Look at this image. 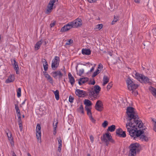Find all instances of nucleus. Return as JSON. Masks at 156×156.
Segmentation results:
<instances>
[{"label":"nucleus","instance_id":"nucleus-25","mask_svg":"<svg viewBox=\"0 0 156 156\" xmlns=\"http://www.w3.org/2000/svg\"><path fill=\"white\" fill-rule=\"evenodd\" d=\"M82 53L84 55H89L91 54V51L90 49H83L82 50Z\"/></svg>","mask_w":156,"mask_h":156},{"label":"nucleus","instance_id":"nucleus-17","mask_svg":"<svg viewBox=\"0 0 156 156\" xmlns=\"http://www.w3.org/2000/svg\"><path fill=\"white\" fill-rule=\"evenodd\" d=\"M7 135L8 137V140L10 141V144L12 145L14 144V141L13 138L12 136L11 132L8 130V131H6Z\"/></svg>","mask_w":156,"mask_h":156},{"label":"nucleus","instance_id":"nucleus-22","mask_svg":"<svg viewBox=\"0 0 156 156\" xmlns=\"http://www.w3.org/2000/svg\"><path fill=\"white\" fill-rule=\"evenodd\" d=\"M133 74L135 78L140 82L141 80V77L143 75L137 73L136 71H135V73H133Z\"/></svg>","mask_w":156,"mask_h":156},{"label":"nucleus","instance_id":"nucleus-58","mask_svg":"<svg viewBox=\"0 0 156 156\" xmlns=\"http://www.w3.org/2000/svg\"><path fill=\"white\" fill-rule=\"evenodd\" d=\"M94 66L92 67L90 69V70L88 71V73H90L92 72L94 70Z\"/></svg>","mask_w":156,"mask_h":156},{"label":"nucleus","instance_id":"nucleus-15","mask_svg":"<svg viewBox=\"0 0 156 156\" xmlns=\"http://www.w3.org/2000/svg\"><path fill=\"white\" fill-rule=\"evenodd\" d=\"M51 73L53 77L56 78L58 76L59 80L62 78L63 75L61 72L59 70L53 72Z\"/></svg>","mask_w":156,"mask_h":156},{"label":"nucleus","instance_id":"nucleus-51","mask_svg":"<svg viewBox=\"0 0 156 156\" xmlns=\"http://www.w3.org/2000/svg\"><path fill=\"white\" fill-rule=\"evenodd\" d=\"M152 31L154 35L156 36V28L153 29Z\"/></svg>","mask_w":156,"mask_h":156},{"label":"nucleus","instance_id":"nucleus-43","mask_svg":"<svg viewBox=\"0 0 156 156\" xmlns=\"http://www.w3.org/2000/svg\"><path fill=\"white\" fill-rule=\"evenodd\" d=\"M57 139L58 142V145L62 146V141L61 137H59Z\"/></svg>","mask_w":156,"mask_h":156},{"label":"nucleus","instance_id":"nucleus-23","mask_svg":"<svg viewBox=\"0 0 156 156\" xmlns=\"http://www.w3.org/2000/svg\"><path fill=\"white\" fill-rule=\"evenodd\" d=\"M88 80L87 77H83L80 78L78 82L79 84L81 85L87 82Z\"/></svg>","mask_w":156,"mask_h":156},{"label":"nucleus","instance_id":"nucleus-57","mask_svg":"<svg viewBox=\"0 0 156 156\" xmlns=\"http://www.w3.org/2000/svg\"><path fill=\"white\" fill-rule=\"evenodd\" d=\"M90 139L91 142L92 143H93L94 141V137H93V136H90Z\"/></svg>","mask_w":156,"mask_h":156},{"label":"nucleus","instance_id":"nucleus-63","mask_svg":"<svg viewBox=\"0 0 156 156\" xmlns=\"http://www.w3.org/2000/svg\"><path fill=\"white\" fill-rule=\"evenodd\" d=\"M134 2L137 3H139L140 2V0H134Z\"/></svg>","mask_w":156,"mask_h":156},{"label":"nucleus","instance_id":"nucleus-10","mask_svg":"<svg viewBox=\"0 0 156 156\" xmlns=\"http://www.w3.org/2000/svg\"><path fill=\"white\" fill-rule=\"evenodd\" d=\"M94 107L95 109L98 111H102L104 109L102 101L99 100L97 101Z\"/></svg>","mask_w":156,"mask_h":156},{"label":"nucleus","instance_id":"nucleus-46","mask_svg":"<svg viewBox=\"0 0 156 156\" xmlns=\"http://www.w3.org/2000/svg\"><path fill=\"white\" fill-rule=\"evenodd\" d=\"M18 116V119H17V121L18 122V124L22 123V120L21 119V115L17 116Z\"/></svg>","mask_w":156,"mask_h":156},{"label":"nucleus","instance_id":"nucleus-37","mask_svg":"<svg viewBox=\"0 0 156 156\" xmlns=\"http://www.w3.org/2000/svg\"><path fill=\"white\" fill-rule=\"evenodd\" d=\"M152 121L153 122V129L156 132V119L152 118Z\"/></svg>","mask_w":156,"mask_h":156},{"label":"nucleus","instance_id":"nucleus-9","mask_svg":"<svg viewBox=\"0 0 156 156\" xmlns=\"http://www.w3.org/2000/svg\"><path fill=\"white\" fill-rule=\"evenodd\" d=\"M73 28L80 27L82 24V20L80 18H77L73 21L70 22Z\"/></svg>","mask_w":156,"mask_h":156},{"label":"nucleus","instance_id":"nucleus-47","mask_svg":"<svg viewBox=\"0 0 156 156\" xmlns=\"http://www.w3.org/2000/svg\"><path fill=\"white\" fill-rule=\"evenodd\" d=\"M112 84L111 82L109 83L107 86V89L108 90H109L112 87Z\"/></svg>","mask_w":156,"mask_h":156},{"label":"nucleus","instance_id":"nucleus-38","mask_svg":"<svg viewBox=\"0 0 156 156\" xmlns=\"http://www.w3.org/2000/svg\"><path fill=\"white\" fill-rule=\"evenodd\" d=\"M103 26V25L102 24H98L96 26V27L94 29L100 30L102 28Z\"/></svg>","mask_w":156,"mask_h":156},{"label":"nucleus","instance_id":"nucleus-34","mask_svg":"<svg viewBox=\"0 0 156 156\" xmlns=\"http://www.w3.org/2000/svg\"><path fill=\"white\" fill-rule=\"evenodd\" d=\"M115 125H112L108 127L107 130L111 132H112L115 131Z\"/></svg>","mask_w":156,"mask_h":156},{"label":"nucleus","instance_id":"nucleus-48","mask_svg":"<svg viewBox=\"0 0 156 156\" xmlns=\"http://www.w3.org/2000/svg\"><path fill=\"white\" fill-rule=\"evenodd\" d=\"M42 62L43 63V65H46L48 64L46 60L44 58L43 59H42Z\"/></svg>","mask_w":156,"mask_h":156},{"label":"nucleus","instance_id":"nucleus-2","mask_svg":"<svg viewBox=\"0 0 156 156\" xmlns=\"http://www.w3.org/2000/svg\"><path fill=\"white\" fill-rule=\"evenodd\" d=\"M127 131L129 132V135L134 139L139 137L142 141H148V137L142 135L144 131L143 130H135L134 129L130 130L129 129Z\"/></svg>","mask_w":156,"mask_h":156},{"label":"nucleus","instance_id":"nucleus-39","mask_svg":"<svg viewBox=\"0 0 156 156\" xmlns=\"http://www.w3.org/2000/svg\"><path fill=\"white\" fill-rule=\"evenodd\" d=\"M17 95L18 98H19L21 95V88H19L17 90Z\"/></svg>","mask_w":156,"mask_h":156},{"label":"nucleus","instance_id":"nucleus-50","mask_svg":"<svg viewBox=\"0 0 156 156\" xmlns=\"http://www.w3.org/2000/svg\"><path fill=\"white\" fill-rule=\"evenodd\" d=\"M44 71H47L48 68V65H43Z\"/></svg>","mask_w":156,"mask_h":156},{"label":"nucleus","instance_id":"nucleus-52","mask_svg":"<svg viewBox=\"0 0 156 156\" xmlns=\"http://www.w3.org/2000/svg\"><path fill=\"white\" fill-rule=\"evenodd\" d=\"M98 74V73H97V72L95 71L93 73L92 75V76L93 77H95L96 76H97Z\"/></svg>","mask_w":156,"mask_h":156},{"label":"nucleus","instance_id":"nucleus-27","mask_svg":"<svg viewBox=\"0 0 156 156\" xmlns=\"http://www.w3.org/2000/svg\"><path fill=\"white\" fill-rule=\"evenodd\" d=\"M93 88L94 92L98 95L101 89L100 87L98 85H95Z\"/></svg>","mask_w":156,"mask_h":156},{"label":"nucleus","instance_id":"nucleus-29","mask_svg":"<svg viewBox=\"0 0 156 156\" xmlns=\"http://www.w3.org/2000/svg\"><path fill=\"white\" fill-rule=\"evenodd\" d=\"M149 90L151 91L152 94L156 98V89L151 87L150 88Z\"/></svg>","mask_w":156,"mask_h":156},{"label":"nucleus","instance_id":"nucleus-11","mask_svg":"<svg viewBox=\"0 0 156 156\" xmlns=\"http://www.w3.org/2000/svg\"><path fill=\"white\" fill-rule=\"evenodd\" d=\"M36 136L38 141L41 142V126L39 124L37 125L36 128Z\"/></svg>","mask_w":156,"mask_h":156},{"label":"nucleus","instance_id":"nucleus-20","mask_svg":"<svg viewBox=\"0 0 156 156\" xmlns=\"http://www.w3.org/2000/svg\"><path fill=\"white\" fill-rule=\"evenodd\" d=\"M69 82L72 85H73L75 82V79L70 73H69L68 75Z\"/></svg>","mask_w":156,"mask_h":156},{"label":"nucleus","instance_id":"nucleus-53","mask_svg":"<svg viewBox=\"0 0 156 156\" xmlns=\"http://www.w3.org/2000/svg\"><path fill=\"white\" fill-rule=\"evenodd\" d=\"M55 21H54V22H53V23H51L50 25L51 27H53L55 26Z\"/></svg>","mask_w":156,"mask_h":156},{"label":"nucleus","instance_id":"nucleus-1","mask_svg":"<svg viewBox=\"0 0 156 156\" xmlns=\"http://www.w3.org/2000/svg\"><path fill=\"white\" fill-rule=\"evenodd\" d=\"M127 114L128 117L129 118L128 120V123L126 124V128L127 130H129L130 127L135 126L137 125L138 121L137 120L138 115L135 114L134 109L132 107H129L127 109Z\"/></svg>","mask_w":156,"mask_h":156},{"label":"nucleus","instance_id":"nucleus-41","mask_svg":"<svg viewBox=\"0 0 156 156\" xmlns=\"http://www.w3.org/2000/svg\"><path fill=\"white\" fill-rule=\"evenodd\" d=\"M84 71V70L83 69H80L79 70V71L78 72H77V74L78 75L80 76H81L82 75Z\"/></svg>","mask_w":156,"mask_h":156},{"label":"nucleus","instance_id":"nucleus-31","mask_svg":"<svg viewBox=\"0 0 156 156\" xmlns=\"http://www.w3.org/2000/svg\"><path fill=\"white\" fill-rule=\"evenodd\" d=\"M77 111L79 113L83 114H84V109L82 105H81L77 109Z\"/></svg>","mask_w":156,"mask_h":156},{"label":"nucleus","instance_id":"nucleus-32","mask_svg":"<svg viewBox=\"0 0 156 156\" xmlns=\"http://www.w3.org/2000/svg\"><path fill=\"white\" fill-rule=\"evenodd\" d=\"M55 94V97L56 99L58 100L59 99V91L58 90H56L55 91H53Z\"/></svg>","mask_w":156,"mask_h":156},{"label":"nucleus","instance_id":"nucleus-40","mask_svg":"<svg viewBox=\"0 0 156 156\" xmlns=\"http://www.w3.org/2000/svg\"><path fill=\"white\" fill-rule=\"evenodd\" d=\"M119 17L118 16H114V19L112 22V24H114L115 23L119 20Z\"/></svg>","mask_w":156,"mask_h":156},{"label":"nucleus","instance_id":"nucleus-33","mask_svg":"<svg viewBox=\"0 0 156 156\" xmlns=\"http://www.w3.org/2000/svg\"><path fill=\"white\" fill-rule=\"evenodd\" d=\"M85 109L87 112V114L89 116L92 115L91 112V107H85Z\"/></svg>","mask_w":156,"mask_h":156},{"label":"nucleus","instance_id":"nucleus-4","mask_svg":"<svg viewBox=\"0 0 156 156\" xmlns=\"http://www.w3.org/2000/svg\"><path fill=\"white\" fill-rule=\"evenodd\" d=\"M101 140L105 143L107 146H108L109 141L112 143L115 142L114 140L112 138V136L108 133L104 134L101 137Z\"/></svg>","mask_w":156,"mask_h":156},{"label":"nucleus","instance_id":"nucleus-13","mask_svg":"<svg viewBox=\"0 0 156 156\" xmlns=\"http://www.w3.org/2000/svg\"><path fill=\"white\" fill-rule=\"evenodd\" d=\"M73 27L70 22L68 23L67 24L65 25L60 30L61 32H66Z\"/></svg>","mask_w":156,"mask_h":156},{"label":"nucleus","instance_id":"nucleus-35","mask_svg":"<svg viewBox=\"0 0 156 156\" xmlns=\"http://www.w3.org/2000/svg\"><path fill=\"white\" fill-rule=\"evenodd\" d=\"M15 105L17 116L21 115L20 111V110L19 107L17 105L15 104Z\"/></svg>","mask_w":156,"mask_h":156},{"label":"nucleus","instance_id":"nucleus-19","mask_svg":"<svg viewBox=\"0 0 156 156\" xmlns=\"http://www.w3.org/2000/svg\"><path fill=\"white\" fill-rule=\"evenodd\" d=\"M11 62L14 69H19L18 63L16 61L15 59H11Z\"/></svg>","mask_w":156,"mask_h":156},{"label":"nucleus","instance_id":"nucleus-6","mask_svg":"<svg viewBox=\"0 0 156 156\" xmlns=\"http://www.w3.org/2000/svg\"><path fill=\"white\" fill-rule=\"evenodd\" d=\"M58 1V0H50L47 7V9L45 12L46 14H49L51 12L53 9V6L55 2Z\"/></svg>","mask_w":156,"mask_h":156},{"label":"nucleus","instance_id":"nucleus-55","mask_svg":"<svg viewBox=\"0 0 156 156\" xmlns=\"http://www.w3.org/2000/svg\"><path fill=\"white\" fill-rule=\"evenodd\" d=\"M103 66L101 63L99 64L98 66V69L101 68L102 69H103Z\"/></svg>","mask_w":156,"mask_h":156},{"label":"nucleus","instance_id":"nucleus-5","mask_svg":"<svg viewBox=\"0 0 156 156\" xmlns=\"http://www.w3.org/2000/svg\"><path fill=\"white\" fill-rule=\"evenodd\" d=\"M127 87L130 90H133L136 89L138 87L137 84H136L131 80L130 77H128L126 80Z\"/></svg>","mask_w":156,"mask_h":156},{"label":"nucleus","instance_id":"nucleus-62","mask_svg":"<svg viewBox=\"0 0 156 156\" xmlns=\"http://www.w3.org/2000/svg\"><path fill=\"white\" fill-rule=\"evenodd\" d=\"M95 83V81L94 80L93 81H92L91 83H90V84H91V85H94Z\"/></svg>","mask_w":156,"mask_h":156},{"label":"nucleus","instance_id":"nucleus-26","mask_svg":"<svg viewBox=\"0 0 156 156\" xmlns=\"http://www.w3.org/2000/svg\"><path fill=\"white\" fill-rule=\"evenodd\" d=\"M84 104L85 105V107H90L92 105L91 102L88 99H85L84 101Z\"/></svg>","mask_w":156,"mask_h":156},{"label":"nucleus","instance_id":"nucleus-7","mask_svg":"<svg viewBox=\"0 0 156 156\" xmlns=\"http://www.w3.org/2000/svg\"><path fill=\"white\" fill-rule=\"evenodd\" d=\"M59 58L55 56L53 59L51 63V68L53 70H55L58 67L59 65Z\"/></svg>","mask_w":156,"mask_h":156},{"label":"nucleus","instance_id":"nucleus-61","mask_svg":"<svg viewBox=\"0 0 156 156\" xmlns=\"http://www.w3.org/2000/svg\"><path fill=\"white\" fill-rule=\"evenodd\" d=\"M97 0H90L89 2L90 3H93L96 2Z\"/></svg>","mask_w":156,"mask_h":156},{"label":"nucleus","instance_id":"nucleus-28","mask_svg":"<svg viewBox=\"0 0 156 156\" xmlns=\"http://www.w3.org/2000/svg\"><path fill=\"white\" fill-rule=\"evenodd\" d=\"M109 78L106 75H104L103 76V86L106 85L109 82Z\"/></svg>","mask_w":156,"mask_h":156},{"label":"nucleus","instance_id":"nucleus-12","mask_svg":"<svg viewBox=\"0 0 156 156\" xmlns=\"http://www.w3.org/2000/svg\"><path fill=\"white\" fill-rule=\"evenodd\" d=\"M75 93L77 96L80 97H84L88 95L86 91L80 89L76 90Z\"/></svg>","mask_w":156,"mask_h":156},{"label":"nucleus","instance_id":"nucleus-59","mask_svg":"<svg viewBox=\"0 0 156 156\" xmlns=\"http://www.w3.org/2000/svg\"><path fill=\"white\" fill-rule=\"evenodd\" d=\"M46 71H44L43 72V74L45 77L47 75L49 74L46 72Z\"/></svg>","mask_w":156,"mask_h":156},{"label":"nucleus","instance_id":"nucleus-24","mask_svg":"<svg viewBox=\"0 0 156 156\" xmlns=\"http://www.w3.org/2000/svg\"><path fill=\"white\" fill-rule=\"evenodd\" d=\"M45 77L47 79L48 82L50 83L52 85H54V82L53 79L49 74L47 75Z\"/></svg>","mask_w":156,"mask_h":156},{"label":"nucleus","instance_id":"nucleus-56","mask_svg":"<svg viewBox=\"0 0 156 156\" xmlns=\"http://www.w3.org/2000/svg\"><path fill=\"white\" fill-rule=\"evenodd\" d=\"M62 146L58 145V151L59 152H60L61 151L62 149Z\"/></svg>","mask_w":156,"mask_h":156},{"label":"nucleus","instance_id":"nucleus-45","mask_svg":"<svg viewBox=\"0 0 156 156\" xmlns=\"http://www.w3.org/2000/svg\"><path fill=\"white\" fill-rule=\"evenodd\" d=\"M74 98L71 95H70L69 97V101L70 103H73V101Z\"/></svg>","mask_w":156,"mask_h":156},{"label":"nucleus","instance_id":"nucleus-64","mask_svg":"<svg viewBox=\"0 0 156 156\" xmlns=\"http://www.w3.org/2000/svg\"><path fill=\"white\" fill-rule=\"evenodd\" d=\"M12 156H16V155L15 154V152H13L12 154Z\"/></svg>","mask_w":156,"mask_h":156},{"label":"nucleus","instance_id":"nucleus-49","mask_svg":"<svg viewBox=\"0 0 156 156\" xmlns=\"http://www.w3.org/2000/svg\"><path fill=\"white\" fill-rule=\"evenodd\" d=\"M89 118L91 121L95 123V120L93 118L92 115L89 116Z\"/></svg>","mask_w":156,"mask_h":156},{"label":"nucleus","instance_id":"nucleus-16","mask_svg":"<svg viewBox=\"0 0 156 156\" xmlns=\"http://www.w3.org/2000/svg\"><path fill=\"white\" fill-rule=\"evenodd\" d=\"M138 119V117H137V120L138 121V123L137 125H135V126L133 127H130V129L132 130V129H134L135 130H136L137 128H136V127L138 126V127L140 128H141L143 127V123L141 121H139Z\"/></svg>","mask_w":156,"mask_h":156},{"label":"nucleus","instance_id":"nucleus-42","mask_svg":"<svg viewBox=\"0 0 156 156\" xmlns=\"http://www.w3.org/2000/svg\"><path fill=\"white\" fill-rule=\"evenodd\" d=\"M73 43V40L71 39H70L67 41L66 43V45H69L72 44Z\"/></svg>","mask_w":156,"mask_h":156},{"label":"nucleus","instance_id":"nucleus-14","mask_svg":"<svg viewBox=\"0 0 156 156\" xmlns=\"http://www.w3.org/2000/svg\"><path fill=\"white\" fill-rule=\"evenodd\" d=\"M116 133V134L120 137L125 138L126 136L125 131H123L121 128H119L117 129Z\"/></svg>","mask_w":156,"mask_h":156},{"label":"nucleus","instance_id":"nucleus-18","mask_svg":"<svg viewBox=\"0 0 156 156\" xmlns=\"http://www.w3.org/2000/svg\"><path fill=\"white\" fill-rule=\"evenodd\" d=\"M140 82L145 83H148L150 82V80L148 77L143 75Z\"/></svg>","mask_w":156,"mask_h":156},{"label":"nucleus","instance_id":"nucleus-54","mask_svg":"<svg viewBox=\"0 0 156 156\" xmlns=\"http://www.w3.org/2000/svg\"><path fill=\"white\" fill-rule=\"evenodd\" d=\"M19 128L20 131H21L23 129V125L22 123L21 124H19Z\"/></svg>","mask_w":156,"mask_h":156},{"label":"nucleus","instance_id":"nucleus-3","mask_svg":"<svg viewBox=\"0 0 156 156\" xmlns=\"http://www.w3.org/2000/svg\"><path fill=\"white\" fill-rule=\"evenodd\" d=\"M129 156H136V153L139 151L140 145L137 143L132 144L129 146Z\"/></svg>","mask_w":156,"mask_h":156},{"label":"nucleus","instance_id":"nucleus-44","mask_svg":"<svg viewBox=\"0 0 156 156\" xmlns=\"http://www.w3.org/2000/svg\"><path fill=\"white\" fill-rule=\"evenodd\" d=\"M108 124V122L107 121H105L102 124V126L104 128H105Z\"/></svg>","mask_w":156,"mask_h":156},{"label":"nucleus","instance_id":"nucleus-30","mask_svg":"<svg viewBox=\"0 0 156 156\" xmlns=\"http://www.w3.org/2000/svg\"><path fill=\"white\" fill-rule=\"evenodd\" d=\"M42 43V40H41L37 42L35 45V48L37 50L39 49Z\"/></svg>","mask_w":156,"mask_h":156},{"label":"nucleus","instance_id":"nucleus-36","mask_svg":"<svg viewBox=\"0 0 156 156\" xmlns=\"http://www.w3.org/2000/svg\"><path fill=\"white\" fill-rule=\"evenodd\" d=\"M58 122H57L55 124L54 122L53 123V134L54 135H55L56 133V128L57 127V124Z\"/></svg>","mask_w":156,"mask_h":156},{"label":"nucleus","instance_id":"nucleus-8","mask_svg":"<svg viewBox=\"0 0 156 156\" xmlns=\"http://www.w3.org/2000/svg\"><path fill=\"white\" fill-rule=\"evenodd\" d=\"M88 94L91 100H94L97 99L98 94L94 92L93 87L88 90Z\"/></svg>","mask_w":156,"mask_h":156},{"label":"nucleus","instance_id":"nucleus-21","mask_svg":"<svg viewBox=\"0 0 156 156\" xmlns=\"http://www.w3.org/2000/svg\"><path fill=\"white\" fill-rule=\"evenodd\" d=\"M15 78L14 75H10L8 78L6 80L5 83H9L13 82L15 80Z\"/></svg>","mask_w":156,"mask_h":156},{"label":"nucleus","instance_id":"nucleus-60","mask_svg":"<svg viewBox=\"0 0 156 156\" xmlns=\"http://www.w3.org/2000/svg\"><path fill=\"white\" fill-rule=\"evenodd\" d=\"M133 94L135 96H136L138 94V93L137 91H134L133 92Z\"/></svg>","mask_w":156,"mask_h":156}]
</instances>
